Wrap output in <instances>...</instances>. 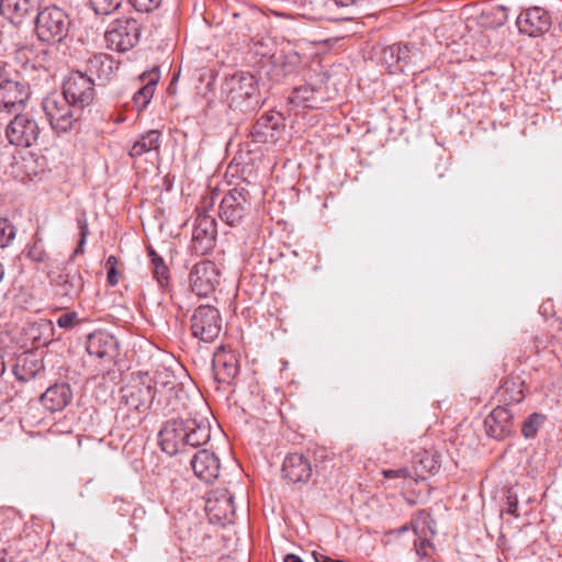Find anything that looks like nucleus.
Instances as JSON below:
<instances>
[{"mask_svg": "<svg viewBox=\"0 0 562 562\" xmlns=\"http://www.w3.org/2000/svg\"><path fill=\"white\" fill-rule=\"evenodd\" d=\"M223 93L229 108L243 112L255 110L259 103L258 81L249 72H235L223 83Z\"/></svg>", "mask_w": 562, "mask_h": 562, "instance_id": "1", "label": "nucleus"}, {"mask_svg": "<svg viewBox=\"0 0 562 562\" xmlns=\"http://www.w3.org/2000/svg\"><path fill=\"white\" fill-rule=\"evenodd\" d=\"M218 199V193L210 192L203 196L198 205V216L195 218L192 232V251L196 255L204 256L209 254L215 246L216 241V222L207 214Z\"/></svg>", "mask_w": 562, "mask_h": 562, "instance_id": "2", "label": "nucleus"}, {"mask_svg": "<svg viewBox=\"0 0 562 562\" xmlns=\"http://www.w3.org/2000/svg\"><path fill=\"white\" fill-rule=\"evenodd\" d=\"M36 72V77L31 78L27 82L24 80L11 79L0 83V109L12 112L25 104L31 95V88H37L43 81H48L49 72L45 67L32 66Z\"/></svg>", "mask_w": 562, "mask_h": 562, "instance_id": "3", "label": "nucleus"}, {"mask_svg": "<svg viewBox=\"0 0 562 562\" xmlns=\"http://www.w3.org/2000/svg\"><path fill=\"white\" fill-rule=\"evenodd\" d=\"M42 108L52 130L57 134L72 130L82 111L58 92L45 97L42 101Z\"/></svg>", "mask_w": 562, "mask_h": 562, "instance_id": "4", "label": "nucleus"}, {"mask_svg": "<svg viewBox=\"0 0 562 562\" xmlns=\"http://www.w3.org/2000/svg\"><path fill=\"white\" fill-rule=\"evenodd\" d=\"M69 27L68 14L56 5L46 7L37 12L35 31L42 42H61L67 36Z\"/></svg>", "mask_w": 562, "mask_h": 562, "instance_id": "5", "label": "nucleus"}, {"mask_svg": "<svg viewBox=\"0 0 562 562\" xmlns=\"http://www.w3.org/2000/svg\"><path fill=\"white\" fill-rule=\"evenodd\" d=\"M132 13L109 15L108 48L117 52H126L135 46L139 37V27Z\"/></svg>", "mask_w": 562, "mask_h": 562, "instance_id": "6", "label": "nucleus"}, {"mask_svg": "<svg viewBox=\"0 0 562 562\" xmlns=\"http://www.w3.org/2000/svg\"><path fill=\"white\" fill-rule=\"evenodd\" d=\"M251 210L250 194L245 188L231 189L220 201L218 217L228 226H238Z\"/></svg>", "mask_w": 562, "mask_h": 562, "instance_id": "7", "label": "nucleus"}, {"mask_svg": "<svg viewBox=\"0 0 562 562\" xmlns=\"http://www.w3.org/2000/svg\"><path fill=\"white\" fill-rule=\"evenodd\" d=\"M192 335L203 342H213L222 331V317L217 308L200 305L191 316Z\"/></svg>", "mask_w": 562, "mask_h": 562, "instance_id": "8", "label": "nucleus"}, {"mask_svg": "<svg viewBox=\"0 0 562 562\" xmlns=\"http://www.w3.org/2000/svg\"><path fill=\"white\" fill-rule=\"evenodd\" d=\"M94 87L95 83L92 76L81 71H72L63 83L61 94L72 102L75 106L83 110L94 100Z\"/></svg>", "mask_w": 562, "mask_h": 562, "instance_id": "9", "label": "nucleus"}, {"mask_svg": "<svg viewBox=\"0 0 562 562\" xmlns=\"http://www.w3.org/2000/svg\"><path fill=\"white\" fill-rule=\"evenodd\" d=\"M41 135L38 122L29 113L15 114L5 127L11 145L27 148L35 145Z\"/></svg>", "mask_w": 562, "mask_h": 562, "instance_id": "10", "label": "nucleus"}, {"mask_svg": "<svg viewBox=\"0 0 562 562\" xmlns=\"http://www.w3.org/2000/svg\"><path fill=\"white\" fill-rule=\"evenodd\" d=\"M190 286L199 296H207L215 291L220 283V271L211 260H203L193 266L190 276Z\"/></svg>", "mask_w": 562, "mask_h": 562, "instance_id": "11", "label": "nucleus"}, {"mask_svg": "<svg viewBox=\"0 0 562 562\" xmlns=\"http://www.w3.org/2000/svg\"><path fill=\"white\" fill-rule=\"evenodd\" d=\"M154 397L153 385L139 378L120 389V405L127 409L140 411Z\"/></svg>", "mask_w": 562, "mask_h": 562, "instance_id": "12", "label": "nucleus"}, {"mask_svg": "<svg viewBox=\"0 0 562 562\" xmlns=\"http://www.w3.org/2000/svg\"><path fill=\"white\" fill-rule=\"evenodd\" d=\"M186 420H168L159 431V446L170 456L186 452Z\"/></svg>", "mask_w": 562, "mask_h": 562, "instance_id": "13", "label": "nucleus"}, {"mask_svg": "<svg viewBox=\"0 0 562 562\" xmlns=\"http://www.w3.org/2000/svg\"><path fill=\"white\" fill-rule=\"evenodd\" d=\"M212 368L215 382L229 385L239 372L237 356L234 351L220 347L214 352Z\"/></svg>", "mask_w": 562, "mask_h": 562, "instance_id": "14", "label": "nucleus"}, {"mask_svg": "<svg viewBox=\"0 0 562 562\" xmlns=\"http://www.w3.org/2000/svg\"><path fill=\"white\" fill-rule=\"evenodd\" d=\"M484 427L491 438L502 440L514 430V415L507 406L498 405L485 417Z\"/></svg>", "mask_w": 562, "mask_h": 562, "instance_id": "15", "label": "nucleus"}, {"mask_svg": "<svg viewBox=\"0 0 562 562\" xmlns=\"http://www.w3.org/2000/svg\"><path fill=\"white\" fill-rule=\"evenodd\" d=\"M516 24L521 33L539 36L550 29L551 18L544 9L532 7L518 15Z\"/></svg>", "mask_w": 562, "mask_h": 562, "instance_id": "16", "label": "nucleus"}, {"mask_svg": "<svg viewBox=\"0 0 562 562\" xmlns=\"http://www.w3.org/2000/svg\"><path fill=\"white\" fill-rule=\"evenodd\" d=\"M282 476L290 483H305L312 476L311 461L301 453H290L282 464Z\"/></svg>", "mask_w": 562, "mask_h": 562, "instance_id": "17", "label": "nucleus"}, {"mask_svg": "<svg viewBox=\"0 0 562 562\" xmlns=\"http://www.w3.org/2000/svg\"><path fill=\"white\" fill-rule=\"evenodd\" d=\"M194 474L205 482H213L218 477L221 463L217 456L206 449L199 450L191 459Z\"/></svg>", "mask_w": 562, "mask_h": 562, "instance_id": "18", "label": "nucleus"}, {"mask_svg": "<svg viewBox=\"0 0 562 562\" xmlns=\"http://www.w3.org/2000/svg\"><path fill=\"white\" fill-rule=\"evenodd\" d=\"M40 0H1L0 13L10 20L13 24L19 25L23 20L40 11Z\"/></svg>", "mask_w": 562, "mask_h": 562, "instance_id": "19", "label": "nucleus"}, {"mask_svg": "<svg viewBox=\"0 0 562 562\" xmlns=\"http://www.w3.org/2000/svg\"><path fill=\"white\" fill-rule=\"evenodd\" d=\"M72 398V391L67 383L49 386L40 397L42 405L49 412L63 411Z\"/></svg>", "mask_w": 562, "mask_h": 562, "instance_id": "20", "label": "nucleus"}, {"mask_svg": "<svg viewBox=\"0 0 562 562\" xmlns=\"http://www.w3.org/2000/svg\"><path fill=\"white\" fill-rule=\"evenodd\" d=\"M143 87L139 88L133 95V101L137 111H143L150 102L156 85L160 79V71L157 66H154L148 71L143 72L139 76Z\"/></svg>", "mask_w": 562, "mask_h": 562, "instance_id": "21", "label": "nucleus"}, {"mask_svg": "<svg viewBox=\"0 0 562 562\" xmlns=\"http://www.w3.org/2000/svg\"><path fill=\"white\" fill-rule=\"evenodd\" d=\"M281 116L273 112L262 114L251 128V137L257 143L274 140L276 131L280 126Z\"/></svg>", "mask_w": 562, "mask_h": 562, "instance_id": "22", "label": "nucleus"}, {"mask_svg": "<svg viewBox=\"0 0 562 562\" xmlns=\"http://www.w3.org/2000/svg\"><path fill=\"white\" fill-rule=\"evenodd\" d=\"M303 16L311 21H338L333 0H307L303 4Z\"/></svg>", "mask_w": 562, "mask_h": 562, "instance_id": "23", "label": "nucleus"}, {"mask_svg": "<svg viewBox=\"0 0 562 562\" xmlns=\"http://www.w3.org/2000/svg\"><path fill=\"white\" fill-rule=\"evenodd\" d=\"M43 368V362L37 358L36 353L24 352L16 358L12 370L18 380L26 382L35 378Z\"/></svg>", "mask_w": 562, "mask_h": 562, "instance_id": "24", "label": "nucleus"}, {"mask_svg": "<svg viewBox=\"0 0 562 562\" xmlns=\"http://www.w3.org/2000/svg\"><path fill=\"white\" fill-rule=\"evenodd\" d=\"M524 381L519 376L507 378L496 391L498 401L503 406L518 404L525 398Z\"/></svg>", "mask_w": 562, "mask_h": 562, "instance_id": "25", "label": "nucleus"}, {"mask_svg": "<svg viewBox=\"0 0 562 562\" xmlns=\"http://www.w3.org/2000/svg\"><path fill=\"white\" fill-rule=\"evenodd\" d=\"M186 450L188 448H198L209 442L211 438V428L209 425L199 424L194 419L186 420Z\"/></svg>", "mask_w": 562, "mask_h": 562, "instance_id": "26", "label": "nucleus"}, {"mask_svg": "<svg viewBox=\"0 0 562 562\" xmlns=\"http://www.w3.org/2000/svg\"><path fill=\"white\" fill-rule=\"evenodd\" d=\"M161 134L158 130H150L134 143L130 150L131 157H139L146 153L155 151L159 155Z\"/></svg>", "mask_w": 562, "mask_h": 562, "instance_id": "27", "label": "nucleus"}, {"mask_svg": "<svg viewBox=\"0 0 562 562\" xmlns=\"http://www.w3.org/2000/svg\"><path fill=\"white\" fill-rule=\"evenodd\" d=\"M318 91L310 86H302L294 88L289 101L294 106H302L305 109L319 108L323 99L317 97Z\"/></svg>", "mask_w": 562, "mask_h": 562, "instance_id": "28", "label": "nucleus"}, {"mask_svg": "<svg viewBox=\"0 0 562 562\" xmlns=\"http://www.w3.org/2000/svg\"><path fill=\"white\" fill-rule=\"evenodd\" d=\"M56 291L61 296L74 297L82 288V280L77 273L65 272L52 279Z\"/></svg>", "mask_w": 562, "mask_h": 562, "instance_id": "29", "label": "nucleus"}, {"mask_svg": "<svg viewBox=\"0 0 562 562\" xmlns=\"http://www.w3.org/2000/svg\"><path fill=\"white\" fill-rule=\"evenodd\" d=\"M108 358L113 361V374L117 372L121 375L124 371L128 370L126 352L122 351L120 340L113 335H108Z\"/></svg>", "mask_w": 562, "mask_h": 562, "instance_id": "30", "label": "nucleus"}, {"mask_svg": "<svg viewBox=\"0 0 562 562\" xmlns=\"http://www.w3.org/2000/svg\"><path fill=\"white\" fill-rule=\"evenodd\" d=\"M147 382H151L148 380ZM153 392L154 394L157 392H171L177 386L176 376L172 371L167 369L166 367H159L155 375L153 378Z\"/></svg>", "mask_w": 562, "mask_h": 562, "instance_id": "31", "label": "nucleus"}, {"mask_svg": "<svg viewBox=\"0 0 562 562\" xmlns=\"http://www.w3.org/2000/svg\"><path fill=\"white\" fill-rule=\"evenodd\" d=\"M148 256L150 257L151 270L154 278L160 286L165 288L169 283L170 274L164 259L154 250L151 246L147 248Z\"/></svg>", "mask_w": 562, "mask_h": 562, "instance_id": "32", "label": "nucleus"}, {"mask_svg": "<svg viewBox=\"0 0 562 562\" xmlns=\"http://www.w3.org/2000/svg\"><path fill=\"white\" fill-rule=\"evenodd\" d=\"M398 54L400 44L385 46L380 52L379 61L381 65L385 66L390 74L401 72V67L397 60Z\"/></svg>", "mask_w": 562, "mask_h": 562, "instance_id": "33", "label": "nucleus"}, {"mask_svg": "<svg viewBox=\"0 0 562 562\" xmlns=\"http://www.w3.org/2000/svg\"><path fill=\"white\" fill-rule=\"evenodd\" d=\"M87 352L98 359L105 356V333L95 330L87 337L86 342Z\"/></svg>", "mask_w": 562, "mask_h": 562, "instance_id": "34", "label": "nucleus"}, {"mask_svg": "<svg viewBox=\"0 0 562 562\" xmlns=\"http://www.w3.org/2000/svg\"><path fill=\"white\" fill-rule=\"evenodd\" d=\"M12 54L14 55V58L23 65L25 72H27V71L35 72L32 69L33 65H31V66L27 65L31 56L33 55V47L31 45H29L27 43H22V42L14 43L12 46Z\"/></svg>", "mask_w": 562, "mask_h": 562, "instance_id": "35", "label": "nucleus"}, {"mask_svg": "<svg viewBox=\"0 0 562 562\" xmlns=\"http://www.w3.org/2000/svg\"><path fill=\"white\" fill-rule=\"evenodd\" d=\"M124 273L123 262L115 256L108 257V285H116Z\"/></svg>", "mask_w": 562, "mask_h": 562, "instance_id": "36", "label": "nucleus"}, {"mask_svg": "<svg viewBox=\"0 0 562 562\" xmlns=\"http://www.w3.org/2000/svg\"><path fill=\"white\" fill-rule=\"evenodd\" d=\"M234 18L241 20V22L245 24V27L248 31V35H250L258 29L257 26L259 22L263 21L262 13L257 11L234 13Z\"/></svg>", "mask_w": 562, "mask_h": 562, "instance_id": "37", "label": "nucleus"}, {"mask_svg": "<svg viewBox=\"0 0 562 562\" xmlns=\"http://www.w3.org/2000/svg\"><path fill=\"white\" fill-rule=\"evenodd\" d=\"M382 475L387 479H412L417 480V477L422 476V474L418 472L417 467L414 468V470H411L409 468L402 467L398 469H387L382 471Z\"/></svg>", "mask_w": 562, "mask_h": 562, "instance_id": "38", "label": "nucleus"}, {"mask_svg": "<svg viewBox=\"0 0 562 562\" xmlns=\"http://www.w3.org/2000/svg\"><path fill=\"white\" fill-rule=\"evenodd\" d=\"M419 52L417 48L409 47L408 45L400 44V54H398V64L401 67V72H404L405 68L411 64L415 63L416 57Z\"/></svg>", "mask_w": 562, "mask_h": 562, "instance_id": "39", "label": "nucleus"}, {"mask_svg": "<svg viewBox=\"0 0 562 562\" xmlns=\"http://www.w3.org/2000/svg\"><path fill=\"white\" fill-rule=\"evenodd\" d=\"M542 416L540 414H531L522 424L521 432L526 438H532L538 432Z\"/></svg>", "mask_w": 562, "mask_h": 562, "instance_id": "40", "label": "nucleus"}, {"mask_svg": "<svg viewBox=\"0 0 562 562\" xmlns=\"http://www.w3.org/2000/svg\"><path fill=\"white\" fill-rule=\"evenodd\" d=\"M14 237V226L7 218L0 217V247L8 246Z\"/></svg>", "mask_w": 562, "mask_h": 562, "instance_id": "41", "label": "nucleus"}, {"mask_svg": "<svg viewBox=\"0 0 562 562\" xmlns=\"http://www.w3.org/2000/svg\"><path fill=\"white\" fill-rule=\"evenodd\" d=\"M121 13H132L131 0H108V16Z\"/></svg>", "mask_w": 562, "mask_h": 562, "instance_id": "42", "label": "nucleus"}, {"mask_svg": "<svg viewBox=\"0 0 562 562\" xmlns=\"http://www.w3.org/2000/svg\"><path fill=\"white\" fill-rule=\"evenodd\" d=\"M162 0H131V8L139 12H151L159 8Z\"/></svg>", "mask_w": 562, "mask_h": 562, "instance_id": "43", "label": "nucleus"}, {"mask_svg": "<svg viewBox=\"0 0 562 562\" xmlns=\"http://www.w3.org/2000/svg\"><path fill=\"white\" fill-rule=\"evenodd\" d=\"M27 257L36 262H44L48 259L47 252L44 250L42 244L40 241L34 243L27 249Z\"/></svg>", "mask_w": 562, "mask_h": 562, "instance_id": "44", "label": "nucleus"}, {"mask_svg": "<svg viewBox=\"0 0 562 562\" xmlns=\"http://www.w3.org/2000/svg\"><path fill=\"white\" fill-rule=\"evenodd\" d=\"M88 70L91 75L97 74L101 78L103 74V56L102 54L93 56L87 63Z\"/></svg>", "mask_w": 562, "mask_h": 562, "instance_id": "45", "label": "nucleus"}, {"mask_svg": "<svg viewBox=\"0 0 562 562\" xmlns=\"http://www.w3.org/2000/svg\"><path fill=\"white\" fill-rule=\"evenodd\" d=\"M77 322V313H64L57 318V324L61 328H71Z\"/></svg>", "mask_w": 562, "mask_h": 562, "instance_id": "46", "label": "nucleus"}, {"mask_svg": "<svg viewBox=\"0 0 562 562\" xmlns=\"http://www.w3.org/2000/svg\"><path fill=\"white\" fill-rule=\"evenodd\" d=\"M429 541L427 539H417L414 540L415 550L418 557H427L428 553L426 549L429 547Z\"/></svg>", "mask_w": 562, "mask_h": 562, "instance_id": "47", "label": "nucleus"}, {"mask_svg": "<svg viewBox=\"0 0 562 562\" xmlns=\"http://www.w3.org/2000/svg\"><path fill=\"white\" fill-rule=\"evenodd\" d=\"M89 7L95 15L105 14V0H89Z\"/></svg>", "mask_w": 562, "mask_h": 562, "instance_id": "48", "label": "nucleus"}, {"mask_svg": "<svg viewBox=\"0 0 562 562\" xmlns=\"http://www.w3.org/2000/svg\"><path fill=\"white\" fill-rule=\"evenodd\" d=\"M10 72H9V66L7 63L0 60V83H3L4 80H8Z\"/></svg>", "mask_w": 562, "mask_h": 562, "instance_id": "49", "label": "nucleus"}, {"mask_svg": "<svg viewBox=\"0 0 562 562\" xmlns=\"http://www.w3.org/2000/svg\"><path fill=\"white\" fill-rule=\"evenodd\" d=\"M419 463L424 470H427L429 472H431L432 469L435 468V461L432 458L427 457L426 459H420Z\"/></svg>", "mask_w": 562, "mask_h": 562, "instance_id": "50", "label": "nucleus"}, {"mask_svg": "<svg viewBox=\"0 0 562 562\" xmlns=\"http://www.w3.org/2000/svg\"><path fill=\"white\" fill-rule=\"evenodd\" d=\"M284 562H303V560L299 555L290 553L284 557Z\"/></svg>", "mask_w": 562, "mask_h": 562, "instance_id": "51", "label": "nucleus"}, {"mask_svg": "<svg viewBox=\"0 0 562 562\" xmlns=\"http://www.w3.org/2000/svg\"><path fill=\"white\" fill-rule=\"evenodd\" d=\"M517 508H518L517 501L510 502L509 507H508V513L517 517L518 516Z\"/></svg>", "mask_w": 562, "mask_h": 562, "instance_id": "52", "label": "nucleus"}, {"mask_svg": "<svg viewBox=\"0 0 562 562\" xmlns=\"http://www.w3.org/2000/svg\"><path fill=\"white\" fill-rule=\"evenodd\" d=\"M5 369L4 357L0 353V378L4 374Z\"/></svg>", "mask_w": 562, "mask_h": 562, "instance_id": "53", "label": "nucleus"}, {"mask_svg": "<svg viewBox=\"0 0 562 562\" xmlns=\"http://www.w3.org/2000/svg\"><path fill=\"white\" fill-rule=\"evenodd\" d=\"M0 562H13L12 558L9 557L4 551L0 552Z\"/></svg>", "mask_w": 562, "mask_h": 562, "instance_id": "54", "label": "nucleus"}, {"mask_svg": "<svg viewBox=\"0 0 562 562\" xmlns=\"http://www.w3.org/2000/svg\"><path fill=\"white\" fill-rule=\"evenodd\" d=\"M79 224H80V229H81V240H80V243L82 244L83 239H85V237L87 235V226L81 224V222H79Z\"/></svg>", "mask_w": 562, "mask_h": 562, "instance_id": "55", "label": "nucleus"}, {"mask_svg": "<svg viewBox=\"0 0 562 562\" xmlns=\"http://www.w3.org/2000/svg\"><path fill=\"white\" fill-rule=\"evenodd\" d=\"M317 562H342V560H333L331 558L329 557H325V555H322V560L319 559H316Z\"/></svg>", "mask_w": 562, "mask_h": 562, "instance_id": "56", "label": "nucleus"}, {"mask_svg": "<svg viewBox=\"0 0 562 562\" xmlns=\"http://www.w3.org/2000/svg\"><path fill=\"white\" fill-rule=\"evenodd\" d=\"M125 121V116L123 114H119L115 119H114V122L115 123H122Z\"/></svg>", "mask_w": 562, "mask_h": 562, "instance_id": "57", "label": "nucleus"}, {"mask_svg": "<svg viewBox=\"0 0 562 562\" xmlns=\"http://www.w3.org/2000/svg\"><path fill=\"white\" fill-rule=\"evenodd\" d=\"M408 530V527L407 526H403L396 530H394L393 532H396L397 535H401L402 532Z\"/></svg>", "mask_w": 562, "mask_h": 562, "instance_id": "58", "label": "nucleus"}, {"mask_svg": "<svg viewBox=\"0 0 562 562\" xmlns=\"http://www.w3.org/2000/svg\"><path fill=\"white\" fill-rule=\"evenodd\" d=\"M4 276V269H3V266L0 263V281L2 280Z\"/></svg>", "mask_w": 562, "mask_h": 562, "instance_id": "59", "label": "nucleus"}, {"mask_svg": "<svg viewBox=\"0 0 562 562\" xmlns=\"http://www.w3.org/2000/svg\"><path fill=\"white\" fill-rule=\"evenodd\" d=\"M419 515H420V516L425 515V516H426V517H428V518L430 517V515H429V514H427L425 510L420 512V513H419Z\"/></svg>", "mask_w": 562, "mask_h": 562, "instance_id": "60", "label": "nucleus"}, {"mask_svg": "<svg viewBox=\"0 0 562 562\" xmlns=\"http://www.w3.org/2000/svg\"><path fill=\"white\" fill-rule=\"evenodd\" d=\"M47 327L52 329V323H47Z\"/></svg>", "mask_w": 562, "mask_h": 562, "instance_id": "61", "label": "nucleus"}]
</instances>
